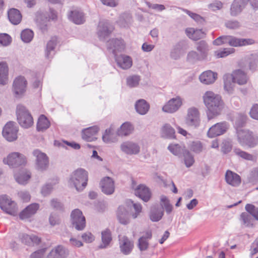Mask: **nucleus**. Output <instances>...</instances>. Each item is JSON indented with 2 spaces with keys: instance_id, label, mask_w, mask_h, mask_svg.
<instances>
[{
  "instance_id": "nucleus-27",
  "label": "nucleus",
  "mask_w": 258,
  "mask_h": 258,
  "mask_svg": "<svg viewBox=\"0 0 258 258\" xmlns=\"http://www.w3.org/2000/svg\"><path fill=\"white\" fill-rule=\"evenodd\" d=\"M223 80L225 90L229 94H232L235 83L233 80V76L231 74H225L223 76Z\"/></svg>"
},
{
  "instance_id": "nucleus-61",
  "label": "nucleus",
  "mask_w": 258,
  "mask_h": 258,
  "mask_svg": "<svg viewBox=\"0 0 258 258\" xmlns=\"http://www.w3.org/2000/svg\"><path fill=\"white\" fill-rule=\"evenodd\" d=\"M10 36L6 33L0 34V45L7 46L11 43Z\"/></svg>"
},
{
  "instance_id": "nucleus-28",
  "label": "nucleus",
  "mask_w": 258,
  "mask_h": 258,
  "mask_svg": "<svg viewBox=\"0 0 258 258\" xmlns=\"http://www.w3.org/2000/svg\"><path fill=\"white\" fill-rule=\"evenodd\" d=\"M99 128L97 126H93L82 131V138L87 141L91 142L94 139V136L98 133Z\"/></svg>"
},
{
  "instance_id": "nucleus-49",
  "label": "nucleus",
  "mask_w": 258,
  "mask_h": 258,
  "mask_svg": "<svg viewBox=\"0 0 258 258\" xmlns=\"http://www.w3.org/2000/svg\"><path fill=\"white\" fill-rule=\"evenodd\" d=\"M34 36L33 32L29 29L23 30L21 34V38L23 41L25 43L30 42Z\"/></svg>"
},
{
  "instance_id": "nucleus-47",
  "label": "nucleus",
  "mask_w": 258,
  "mask_h": 258,
  "mask_svg": "<svg viewBox=\"0 0 258 258\" xmlns=\"http://www.w3.org/2000/svg\"><path fill=\"white\" fill-rule=\"evenodd\" d=\"M183 52L181 45L180 43H177L174 46L171 50L170 56L173 59L176 60L180 58Z\"/></svg>"
},
{
  "instance_id": "nucleus-37",
  "label": "nucleus",
  "mask_w": 258,
  "mask_h": 258,
  "mask_svg": "<svg viewBox=\"0 0 258 258\" xmlns=\"http://www.w3.org/2000/svg\"><path fill=\"white\" fill-rule=\"evenodd\" d=\"M117 217L119 222L126 225L129 223L128 212L123 206H119L117 212Z\"/></svg>"
},
{
  "instance_id": "nucleus-39",
  "label": "nucleus",
  "mask_w": 258,
  "mask_h": 258,
  "mask_svg": "<svg viewBox=\"0 0 258 258\" xmlns=\"http://www.w3.org/2000/svg\"><path fill=\"white\" fill-rule=\"evenodd\" d=\"M9 68L5 62H0V85H4L7 83Z\"/></svg>"
},
{
  "instance_id": "nucleus-38",
  "label": "nucleus",
  "mask_w": 258,
  "mask_h": 258,
  "mask_svg": "<svg viewBox=\"0 0 258 258\" xmlns=\"http://www.w3.org/2000/svg\"><path fill=\"white\" fill-rule=\"evenodd\" d=\"M196 48L200 53L199 54L201 58L203 60L206 59L209 50L207 43L205 41L201 40L197 43Z\"/></svg>"
},
{
  "instance_id": "nucleus-8",
  "label": "nucleus",
  "mask_w": 258,
  "mask_h": 258,
  "mask_svg": "<svg viewBox=\"0 0 258 258\" xmlns=\"http://www.w3.org/2000/svg\"><path fill=\"white\" fill-rule=\"evenodd\" d=\"M0 208L3 211L11 215L15 216L17 214V208L16 203L6 195L0 196Z\"/></svg>"
},
{
  "instance_id": "nucleus-24",
  "label": "nucleus",
  "mask_w": 258,
  "mask_h": 258,
  "mask_svg": "<svg viewBox=\"0 0 258 258\" xmlns=\"http://www.w3.org/2000/svg\"><path fill=\"white\" fill-rule=\"evenodd\" d=\"M135 194L145 202L149 201L151 197L149 189L143 184H140L137 186L135 189Z\"/></svg>"
},
{
  "instance_id": "nucleus-53",
  "label": "nucleus",
  "mask_w": 258,
  "mask_h": 258,
  "mask_svg": "<svg viewBox=\"0 0 258 258\" xmlns=\"http://www.w3.org/2000/svg\"><path fill=\"white\" fill-rule=\"evenodd\" d=\"M140 78L139 76L134 75L130 76L126 79V83L131 88L135 87L139 85Z\"/></svg>"
},
{
  "instance_id": "nucleus-30",
  "label": "nucleus",
  "mask_w": 258,
  "mask_h": 258,
  "mask_svg": "<svg viewBox=\"0 0 258 258\" xmlns=\"http://www.w3.org/2000/svg\"><path fill=\"white\" fill-rule=\"evenodd\" d=\"M8 16L9 21L14 25L19 24L22 20V15L16 9H10L8 12Z\"/></svg>"
},
{
  "instance_id": "nucleus-26",
  "label": "nucleus",
  "mask_w": 258,
  "mask_h": 258,
  "mask_svg": "<svg viewBox=\"0 0 258 258\" xmlns=\"http://www.w3.org/2000/svg\"><path fill=\"white\" fill-rule=\"evenodd\" d=\"M254 42L252 39L238 38L231 35L228 45L233 47H239L252 44Z\"/></svg>"
},
{
  "instance_id": "nucleus-21",
  "label": "nucleus",
  "mask_w": 258,
  "mask_h": 258,
  "mask_svg": "<svg viewBox=\"0 0 258 258\" xmlns=\"http://www.w3.org/2000/svg\"><path fill=\"white\" fill-rule=\"evenodd\" d=\"M102 191L107 195L112 194L114 191V182L113 179L108 176L103 178L100 182Z\"/></svg>"
},
{
  "instance_id": "nucleus-54",
  "label": "nucleus",
  "mask_w": 258,
  "mask_h": 258,
  "mask_svg": "<svg viewBox=\"0 0 258 258\" xmlns=\"http://www.w3.org/2000/svg\"><path fill=\"white\" fill-rule=\"evenodd\" d=\"M225 26L229 29L235 30L239 28L241 26L240 23L237 20H228L225 22Z\"/></svg>"
},
{
  "instance_id": "nucleus-5",
  "label": "nucleus",
  "mask_w": 258,
  "mask_h": 258,
  "mask_svg": "<svg viewBox=\"0 0 258 258\" xmlns=\"http://www.w3.org/2000/svg\"><path fill=\"white\" fill-rule=\"evenodd\" d=\"M200 114L199 110L195 107L188 108L185 118L186 125L192 128H196L200 126Z\"/></svg>"
},
{
  "instance_id": "nucleus-41",
  "label": "nucleus",
  "mask_w": 258,
  "mask_h": 258,
  "mask_svg": "<svg viewBox=\"0 0 258 258\" xmlns=\"http://www.w3.org/2000/svg\"><path fill=\"white\" fill-rule=\"evenodd\" d=\"M134 130V127L132 124L126 122L123 123L120 128L117 131V135L119 136H127L130 135Z\"/></svg>"
},
{
  "instance_id": "nucleus-34",
  "label": "nucleus",
  "mask_w": 258,
  "mask_h": 258,
  "mask_svg": "<svg viewBox=\"0 0 258 258\" xmlns=\"http://www.w3.org/2000/svg\"><path fill=\"white\" fill-rule=\"evenodd\" d=\"M231 74L233 76V80L235 83L240 85L245 84L247 82L246 74L241 70H236Z\"/></svg>"
},
{
  "instance_id": "nucleus-63",
  "label": "nucleus",
  "mask_w": 258,
  "mask_h": 258,
  "mask_svg": "<svg viewBox=\"0 0 258 258\" xmlns=\"http://www.w3.org/2000/svg\"><path fill=\"white\" fill-rule=\"evenodd\" d=\"M168 149L174 155H178L181 153V147L178 144H171L168 147Z\"/></svg>"
},
{
  "instance_id": "nucleus-58",
  "label": "nucleus",
  "mask_w": 258,
  "mask_h": 258,
  "mask_svg": "<svg viewBox=\"0 0 258 258\" xmlns=\"http://www.w3.org/2000/svg\"><path fill=\"white\" fill-rule=\"evenodd\" d=\"M236 155L239 157L248 160H252L253 156L245 151H243L239 149H235L234 150Z\"/></svg>"
},
{
  "instance_id": "nucleus-64",
  "label": "nucleus",
  "mask_w": 258,
  "mask_h": 258,
  "mask_svg": "<svg viewBox=\"0 0 258 258\" xmlns=\"http://www.w3.org/2000/svg\"><path fill=\"white\" fill-rule=\"evenodd\" d=\"M249 181L252 184L258 182V169H255L251 171L249 177Z\"/></svg>"
},
{
  "instance_id": "nucleus-17",
  "label": "nucleus",
  "mask_w": 258,
  "mask_h": 258,
  "mask_svg": "<svg viewBox=\"0 0 258 258\" xmlns=\"http://www.w3.org/2000/svg\"><path fill=\"white\" fill-rule=\"evenodd\" d=\"M115 61L117 66L123 70L130 69L133 64L132 58L125 54L115 55Z\"/></svg>"
},
{
  "instance_id": "nucleus-9",
  "label": "nucleus",
  "mask_w": 258,
  "mask_h": 258,
  "mask_svg": "<svg viewBox=\"0 0 258 258\" xmlns=\"http://www.w3.org/2000/svg\"><path fill=\"white\" fill-rule=\"evenodd\" d=\"M73 226L77 230H82L86 226L85 217L81 210L78 209L74 210L71 215Z\"/></svg>"
},
{
  "instance_id": "nucleus-50",
  "label": "nucleus",
  "mask_w": 258,
  "mask_h": 258,
  "mask_svg": "<svg viewBox=\"0 0 258 258\" xmlns=\"http://www.w3.org/2000/svg\"><path fill=\"white\" fill-rule=\"evenodd\" d=\"M183 12L186 13L190 17H191L192 19H194L197 23L199 24H204L205 20V19L201 16L200 15L192 13L190 12V11L184 9H181Z\"/></svg>"
},
{
  "instance_id": "nucleus-15",
  "label": "nucleus",
  "mask_w": 258,
  "mask_h": 258,
  "mask_svg": "<svg viewBox=\"0 0 258 258\" xmlns=\"http://www.w3.org/2000/svg\"><path fill=\"white\" fill-rule=\"evenodd\" d=\"M121 150L127 155H136L140 151V147L138 144L131 141L122 143L120 145Z\"/></svg>"
},
{
  "instance_id": "nucleus-32",
  "label": "nucleus",
  "mask_w": 258,
  "mask_h": 258,
  "mask_svg": "<svg viewBox=\"0 0 258 258\" xmlns=\"http://www.w3.org/2000/svg\"><path fill=\"white\" fill-rule=\"evenodd\" d=\"M102 140L104 142L107 144L117 142V136L115 134V131L112 126H110V128L105 130L104 134L102 136Z\"/></svg>"
},
{
  "instance_id": "nucleus-20",
  "label": "nucleus",
  "mask_w": 258,
  "mask_h": 258,
  "mask_svg": "<svg viewBox=\"0 0 258 258\" xmlns=\"http://www.w3.org/2000/svg\"><path fill=\"white\" fill-rule=\"evenodd\" d=\"M149 215L152 222H158L164 215V210L157 204L153 205L150 208Z\"/></svg>"
},
{
  "instance_id": "nucleus-60",
  "label": "nucleus",
  "mask_w": 258,
  "mask_h": 258,
  "mask_svg": "<svg viewBox=\"0 0 258 258\" xmlns=\"http://www.w3.org/2000/svg\"><path fill=\"white\" fill-rule=\"evenodd\" d=\"M233 48H224L222 50L216 51L215 52V55L217 58L224 57L233 52Z\"/></svg>"
},
{
  "instance_id": "nucleus-42",
  "label": "nucleus",
  "mask_w": 258,
  "mask_h": 258,
  "mask_svg": "<svg viewBox=\"0 0 258 258\" xmlns=\"http://www.w3.org/2000/svg\"><path fill=\"white\" fill-rule=\"evenodd\" d=\"M15 179L20 184H25L31 177V173L27 170H23L19 174H15Z\"/></svg>"
},
{
  "instance_id": "nucleus-40",
  "label": "nucleus",
  "mask_w": 258,
  "mask_h": 258,
  "mask_svg": "<svg viewBox=\"0 0 258 258\" xmlns=\"http://www.w3.org/2000/svg\"><path fill=\"white\" fill-rule=\"evenodd\" d=\"M149 104L144 99L139 100L135 104L136 111L142 115L146 114L149 109Z\"/></svg>"
},
{
  "instance_id": "nucleus-51",
  "label": "nucleus",
  "mask_w": 258,
  "mask_h": 258,
  "mask_svg": "<svg viewBox=\"0 0 258 258\" xmlns=\"http://www.w3.org/2000/svg\"><path fill=\"white\" fill-rule=\"evenodd\" d=\"M126 203L128 206L133 205L135 213L133 214L132 217L134 219L136 218L142 212V207L140 203H134V201L131 200H127Z\"/></svg>"
},
{
  "instance_id": "nucleus-7",
  "label": "nucleus",
  "mask_w": 258,
  "mask_h": 258,
  "mask_svg": "<svg viewBox=\"0 0 258 258\" xmlns=\"http://www.w3.org/2000/svg\"><path fill=\"white\" fill-rule=\"evenodd\" d=\"M32 154L35 157L36 168L40 171L46 170L49 165V159L46 154L38 149L34 150Z\"/></svg>"
},
{
  "instance_id": "nucleus-25",
  "label": "nucleus",
  "mask_w": 258,
  "mask_h": 258,
  "mask_svg": "<svg viewBox=\"0 0 258 258\" xmlns=\"http://www.w3.org/2000/svg\"><path fill=\"white\" fill-rule=\"evenodd\" d=\"M39 208V204L36 203L29 205L20 213V218L21 220H24L31 217L36 213Z\"/></svg>"
},
{
  "instance_id": "nucleus-4",
  "label": "nucleus",
  "mask_w": 258,
  "mask_h": 258,
  "mask_svg": "<svg viewBox=\"0 0 258 258\" xmlns=\"http://www.w3.org/2000/svg\"><path fill=\"white\" fill-rule=\"evenodd\" d=\"M239 143L242 146L253 147L258 144V137L249 130L240 129L237 131Z\"/></svg>"
},
{
  "instance_id": "nucleus-10",
  "label": "nucleus",
  "mask_w": 258,
  "mask_h": 258,
  "mask_svg": "<svg viewBox=\"0 0 258 258\" xmlns=\"http://www.w3.org/2000/svg\"><path fill=\"white\" fill-rule=\"evenodd\" d=\"M18 127L15 122L9 121L3 130L4 137L8 141L12 142L17 139Z\"/></svg>"
},
{
  "instance_id": "nucleus-13",
  "label": "nucleus",
  "mask_w": 258,
  "mask_h": 258,
  "mask_svg": "<svg viewBox=\"0 0 258 258\" xmlns=\"http://www.w3.org/2000/svg\"><path fill=\"white\" fill-rule=\"evenodd\" d=\"M119 248L120 251L125 255L131 253L134 247V242L126 236H119Z\"/></svg>"
},
{
  "instance_id": "nucleus-19",
  "label": "nucleus",
  "mask_w": 258,
  "mask_h": 258,
  "mask_svg": "<svg viewBox=\"0 0 258 258\" xmlns=\"http://www.w3.org/2000/svg\"><path fill=\"white\" fill-rule=\"evenodd\" d=\"M69 253V250L67 248L59 245L51 249L46 258H67Z\"/></svg>"
},
{
  "instance_id": "nucleus-57",
  "label": "nucleus",
  "mask_w": 258,
  "mask_h": 258,
  "mask_svg": "<svg viewBox=\"0 0 258 258\" xmlns=\"http://www.w3.org/2000/svg\"><path fill=\"white\" fill-rule=\"evenodd\" d=\"M249 68L250 70H255L258 63V55L251 54L249 58Z\"/></svg>"
},
{
  "instance_id": "nucleus-1",
  "label": "nucleus",
  "mask_w": 258,
  "mask_h": 258,
  "mask_svg": "<svg viewBox=\"0 0 258 258\" xmlns=\"http://www.w3.org/2000/svg\"><path fill=\"white\" fill-rule=\"evenodd\" d=\"M203 99L208 109L207 113L209 119L220 114L224 103L220 95L212 91H207L203 96Z\"/></svg>"
},
{
  "instance_id": "nucleus-29",
  "label": "nucleus",
  "mask_w": 258,
  "mask_h": 258,
  "mask_svg": "<svg viewBox=\"0 0 258 258\" xmlns=\"http://www.w3.org/2000/svg\"><path fill=\"white\" fill-rule=\"evenodd\" d=\"M225 180L227 183L234 186H238L241 182L240 176L230 170L226 173Z\"/></svg>"
},
{
  "instance_id": "nucleus-14",
  "label": "nucleus",
  "mask_w": 258,
  "mask_h": 258,
  "mask_svg": "<svg viewBox=\"0 0 258 258\" xmlns=\"http://www.w3.org/2000/svg\"><path fill=\"white\" fill-rule=\"evenodd\" d=\"M182 105L181 99L177 96L171 99L163 106L162 110L168 113H174L179 109Z\"/></svg>"
},
{
  "instance_id": "nucleus-6",
  "label": "nucleus",
  "mask_w": 258,
  "mask_h": 258,
  "mask_svg": "<svg viewBox=\"0 0 258 258\" xmlns=\"http://www.w3.org/2000/svg\"><path fill=\"white\" fill-rule=\"evenodd\" d=\"M3 161L5 164L15 168L25 165L26 163V158L20 153L13 152L10 154L7 158H4Z\"/></svg>"
},
{
  "instance_id": "nucleus-11",
  "label": "nucleus",
  "mask_w": 258,
  "mask_h": 258,
  "mask_svg": "<svg viewBox=\"0 0 258 258\" xmlns=\"http://www.w3.org/2000/svg\"><path fill=\"white\" fill-rule=\"evenodd\" d=\"M113 30L112 26L107 20L100 21L97 28V35L100 40H103L108 37Z\"/></svg>"
},
{
  "instance_id": "nucleus-48",
  "label": "nucleus",
  "mask_w": 258,
  "mask_h": 258,
  "mask_svg": "<svg viewBox=\"0 0 258 258\" xmlns=\"http://www.w3.org/2000/svg\"><path fill=\"white\" fill-rule=\"evenodd\" d=\"M57 38L55 37H52L48 42L46 46L45 56L47 58L50 57L51 52L53 51L55 46L56 45Z\"/></svg>"
},
{
  "instance_id": "nucleus-22",
  "label": "nucleus",
  "mask_w": 258,
  "mask_h": 258,
  "mask_svg": "<svg viewBox=\"0 0 258 258\" xmlns=\"http://www.w3.org/2000/svg\"><path fill=\"white\" fill-rule=\"evenodd\" d=\"M248 0H234L231 8L230 15L232 16H236L239 15L245 8Z\"/></svg>"
},
{
  "instance_id": "nucleus-46",
  "label": "nucleus",
  "mask_w": 258,
  "mask_h": 258,
  "mask_svg": "<svg viewBox=\"0 0 258 258\" xmlns=\"http://www.w3.org/2000/svg\"><path fill=\"white\" fill-rule=\"evenodd\" d=\"M160 206L165 209L167 214H170L173 210V206L170 204L169 199L165 196L162 195L160 197Z\"/></svg>"
},
{
  "instance_id": "nucleus-18",
  "label": "nucleus",
  "mask_w": 258,
  "mask_h": 258,
  "mask_svg": "<svg viewBox=\"0 0 258 258\" xmlns=\"http://www.w3.org/2000/svg\"><path fill=\"white\" fill-rule=\"evenodd\" d=\"M124 47V41L121 39H112L108 42L107 48L111 51L114 56L117 55V52L123 50Z\"/></svg>"
},
{
  "instance_id": "nucleus-45",
  "label": "nucleus",
  "mask_w": 258,
  "mask_h": 258,
  "mask_svg": "<svg viewBox=\"0 0 258 258\" xmlns=\"http://www.w3.org/2000/svg\"><path fill=\"white\" fill-rule=\"evenodd\" d=\"M254 219L253 215L248 213L243 212L240 215V220L246 227H252Z\"/></svg>"
},
{
  "instance_id": "nucleus-23",
  "label": "nucleus",
  "mask_w": 258,
  "mask_h": 258,
  "mask_svg": "<svg viewBox=\"0 0 258 258\" xmlns=\"http://www.w3.org/2000/svg\"><path fill=\"white\" fill-rule=\"evenodd\" d=\"M217 73L208 70L203 72L199 77L200 81L206 85L214 83L217 79Z\"/></svg>"
},
{
  "instance_id": "nucleus-44",
  "label": "nucleus",
  "mask_w": 258,
  "mask_h": 258,
  "mask_svg": "<svg viewBox=\"0 0 258 258\" xmlns=\"http://www.w3.org/2000/svg\"><path fill=\"white\" fill-rule=\"evenodd\" d=\"M101 239L102 244L99 246L100 248L106 247L112 240V237L110 231L106 229L101 232Z\"/></svg>"
},
{
  "instance_id": "nucleus-3",
  "label": "nucleus",
  "mask_w": 258,
  "mask_h": 258,
  "mask_svg": "<svg viewBox=\"0 0 258 258\" xmlns=\"http://www.w3.org/2000/svg\"><path fill=\"white\" fill-rule=\"evenodd\" d=\"M17 120L20 125L24 128H29L33 124V119L29 111L21 104L16 108Z\"/></svg>"
},
{
  "instance_id": "nucleus-36",
  "label": "nucleus",
  "mask_w": 258,
  "mask_h": 258,
  "mask_svg": "<svg viewBox=\"0 0 258 258\" xmlns=\"http://www.w3.org/2000/svg\"><path fill=\"white\" fill-rule=\"evenodd\" d=\"M49 22V19L44 15H40L37 17L36 24L39 29L43 33L47 32Z\"/></svg>"
},
{
  "instance_id": "nucleus-33",
  "label": "nucleus",
  "mask_w": 258,
  "mask_h": 258,
  "mask_svg": "<svg viewBox=\"0 0 258 258\" xmlns=\"http://www.w3.org/2000/svg\"><path fill=\"white\" fill-rule=\"evenodd\" d=\"M19 237L22 243L28 245H32L34 244H38L40 242V239L37 236L27 234H21Z\"/></svg>"
},
{
  "instance_id": "nucleus-59",
  "label": "nucleus",
  "mask_w": 258,
  "mask_h": 258,
  "mask_svg": "<svg viewBox=\"0 0 258 258\" xmlns=\"http://www.w3.org/2000/svg\"><path fill=\"white\" fill-rule=\"evenodd\" d=\"M50 205L51 207L57 211H63V205L57 199H53L50 201Z\"/></svg>"
},
{
  "instance_id": "nucleus-16",
  "label": "nucleus",
  "mask_w": 258,
  "mask_h": 258,
  "mask_svg": "<svg viewBox=\"0 0 258 258\" xmlns=\"http://www.w3.org/2000/svg\"><path fill=\"white\" fill-rule=\"evenodd\" d=\"M27 81L24 77H17L14 81V91L16 97H19L25 91Z\"/></svg>"
},
{
  "instance_id": "nucleus-62",
  "label": "nucleus",
  "mask_w": 258,
  "mask_h": 258,
  "mask_svg": "<svg viewBox=\"0 0 258 258\" xmlns=\"http://www.w3.org/2000/svg\"><path fill=\"white\" fill-rule=\"evenodd\" d=\"M149 244L148 241L144 239L143 238H139L138 239V247L142 251L147 250Z\"/></svg>"
},
{
  "instance_id": "nucleus-43",
  "label": "nucleus",
  "mask_w": 258,
  "mask_h": 258,
  "mask_svg": "<svg viewBox=\"0 0 258 258\" xmlns=\"http://www.w3.org/2000/svg\"><path fill=\"white\" fill-rule=\"evenodd\" d=\"M50 126V122L44 115H41L38 118L37 123V130L43 132L47 129Z\"/></svg>"
},
{
  "instance_id": "nucleus-56",
  "label": "nucleus",
  "mask_w": 258,
  "mask_h": 258,
  "mask_svg": "<svg viewBox=\"0 0 258 258\" xmlns=\"http://www.w3.org/2000/svg\"><path fill=\"white\" fill-rule=\"evenodd\" d=\"M187 60L190 62H195L198 60H203L199 54L195 51H191L188 52L187 55Z\"/></svg>"
},
{
  "instance_id": "nucleus-52",
  "label": "nucleus",
  "mask_w": 258,
  "mask_h": 258,
  "mask_svg": "<svg viewBox=\"0 0 258 258\" xmlns=\"http://www.w3.org/2000/svg\"><path fill=\"white\" fill-rule=\"evenodd\" d=\"M231 35H222L213 41V44L219 46L222 44H229Z\"/></svg>"
},
{
  "instance_id": "nucleus-31",
  "label": "nucleus",
  "mask_w": 258,
  "mask_h": 258,
  "mask_svg": "<svg viewBox=\"0 0 258 258\" xmlns=\"http://www.w3.org/2000/svg\"><path fill=\"white\" fill-rule=\"evenodd\" d=\"M69 19L75 24L80 25L85 21L84 13L81 11L74 10L70 12Z\"/></svg>"
},
{
  "instance_id": "nucleus-35",
  "label": "nucleus",
  "mask_w": 258,
  "mask_h": 258,
  "mask_svg": "<svg viewBox=\"0 0 258 258\" xmlns=\"http://www.w3.org/2000/svg\"><path fill=\"white\" fill-rule=\"evenodd\" d=\"M175 133L174 129L169 123L164 124L161 128V135L165 138L174 139Z\"/></svg>"
},
{
  "instance_id": "nucleus-55",
  "label": "nucleus",
  "mask_w": 258,
  "mask_h": 258,
  "mask_svg": "<svg viewBox=\"0 0 258 258\" xmlns=\"http://www.w3.org/2000/svg\"><path fill=\"white\" fill-rule=\"evenodd\" d=\"M184 163L187 167L191 166L194 162V159L192 155L188 151H185L183 153Z\"/></svg>"
},
{
  "instance_id": "nucleus-12",
  "label": "nucleus",
  "mask_w": 258,
  "mask_h": 258,
  "mask_svg": "<svg viewBox=\"0 0 258 258\" xmlns=\"http://www.w3.org/2000/svg\"><path fill=\"white\" fill-rule=\"evenodd\" d=\"M228 127V124L225 121L217 123L209 128L207 135L211 138L220 136L226 132Z\"/></svg>"
},
{
  "instance_id": "nucleus-2",
  "label": "nucleus",
  "mask_w": 258,
  "mask_h": 258,
  "mask_svg": "<svg viewBox=\"0 0 258 258\" xmlns=\"http://www.w3.org/2000/svg\"><path fill=\"white\" fill-rule=\"evenodd\" d=\"M88 180V172L80 168L72 172L70 175L69 183L70 186L75 187L77 191H81L87 186Z\"/></svg>"
}]
</instances>
